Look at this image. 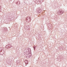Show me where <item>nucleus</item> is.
Wrapping results in <instances>:
<instances>
[{"label": "nucleus", "mask_w": 67, "mask_h": 67, "mask_svg": "<svg viewBox=\"0 0 67 67\" xmlns=\"http://www.w3.org/2000/svg\"><path fill=\"white\" fill-rule=\"evenodd\" d=\"M30 54H29V53H26V57H27V58H29V55H30Z\"/></svg>", "instance_id": "nucleus-1"}, {"label": "nucleus", "mask_w": 67, "mask_h": 67, "mask_svg": "<svg viewBox=\"0 0 67 67\" xmlns=\"http://www.w3.org/2000/svg\"><path fill=\"white\" fill-rule=\"evenodd\" d=\"M58 14H59V15H60V14H62L61 13V11L60 10H59L58 12Z\"/></svg>", "instance_id": "nucleus-2"}, {"label": "nucleus", "mask_w": 67, "mask_h": 67, "mask_svg": "<svg viewBox=\"0 0 67 67\" xmlns=\"http://www.w3.org/2000/svg\"><path fill=\"white\" fill-rule=\"evenodd\" d=\"M60 11H61V14H62L63 13H64V11L62 10H60Z\"/></svg>", "instance_id": "nucleus-3"}, {"label": "nucleus", "mask_w": 67, "mask_h": 67, "mask_svg": "<svg viewBox=\"0 0 67 67\" xmlns=\"http://www.w3.org/2000/svg\"><path fill=\"white\" fill-rule=\"evenodd\" d=\"M25 63L26 64H27V61L26 60V61H25Z\"/></svg>", "instance_id": "nucleus-4"}, {"label": "nucleus", "mask_w": 67, "mask_h": 67, "mask_svg": "<svg viewBox=\"0 0 67 67\" xmlns=\"http://www.w3.org/2000/svg\"><path fill=\"white\" fill-rule=\"evenodd\" d=\"M35 47H36V46H34V48Z\"/></svg>", "instance_id": "nucleus-5"}, {"label": "nucleus", "mask_w": 67, "mask_h": 67, "mask_svg": "<svg viewBox=\"0 0 67 67\" xmlns=\"http://www.w3.org/2000/svg\"><path fill=\"white\" fill-rule=\"evenodd\" d=\"M6 47H7V46H5V48H6Z\"/></svg>", "instance_id": "nucleus-6"}]
</instances>
